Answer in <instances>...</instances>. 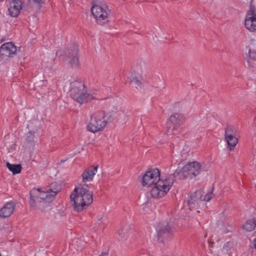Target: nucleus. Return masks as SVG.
I'll list each match as a JSON object with an SVG mask.
<instances>
[{
    "label": "nucleus",
    "mask_w": 256,
    "mask_h": 256,
    "mask_svg": "<svg viewBox=\"0 0 256 256\" xmlns=\"http://www.w3.org/2000/svg\"><path fill=\"white\" fill-rule=\"evenodd\" d=\"M27 137H28V140L30 141L31 140H32L34 138V132H30L28 134H27Z\"/></svg>",
    "instance_id": "a878e982"
},
{
    "label": "nucleus",
    "mask_w": 256,
    "mask_h": 256,
    "mask_svg": "<svg viewBox=\"0 0 256 256\" xmlns=\"http://www.w3.org/2000/svg\"><path fill=\"white\" fill-rule=\"evenodd\" d=\"M234 250L232 246V244L230 242L226 243L223 247L222 251L224 253L227 254L228 256H230Z\"/></svg>",
    "instance_id": "b1692460"
},
{
    "label": "nucleus",
    "mask_w": 256,
    "mask_h": 256,
    "mask_svg": "<svg viewBox=\"0 0 256 256\" xmlns=\"http://www.w3.org/2000/svg\"><path fill=\"white\" fill-rule=\"evenodd\" d=\"M179 172L176 170L172 174H168L162 178L161 180L152 188L150 196L154 198H160L165 196L172 188L174 178L178 176Z\"/></svg>",
    "instance_id": "f03ea898"
},
{
    "label": "nucleus",
    "mask_w": 256,
    "mask_h": 256,
    "mask_svg": "<svg viewBox=\"0 0 256 256\" xmlns=\"http://www.w3.org/2000/svg\"><path fill=\"white\" fill-rule=\"evenodd\" d=\"M58 193L57 191L48 190L46 191L40 189H33L30 192V203L32 208L38 207L43 210L44 206L47 205V202L51 200Z\"/></svg>",
    "instance_id": "7ed1b4c3"
},
{
    "label": "nucleus",
    "mask_w": 256,
    "mask_h": 256,
    "mask_svg": "<svg viewBox=\"0 0 256 256\" xmlns=\"http://www.w3.org/2000/svg\"><path fill=\"white\" fill-rule=\"evenodd\" d=\"M99 256H108V253L106 252H102Z\"/></svg>",
    "instance_id": "c756f323"
},
{
    "label": "nucleus",
    "mask_w": 256,
    "mask_h": 256,
    "mask_svg": "<svg viewBox=\"0 0 256 256\" xmlns=\"http://www.w3.org/2000/svg\"><path fill=\"white\" fill-rule=\"evenodd\" d=\"M91 10L98 24H102L109 22L110 10L106 5H94Z\"/></svg>",
    "instance_id": "0eeeda50"
},
{
    "label": "nucleus",
    "mask_w": 256,
    "mask_h": 256,
    "mask_svg": "<svg viewBox=\"0 0 256 256\" xmlns=\"http://www.w3.org/2000/svg\"><path fill=\"white\" fill-rule=\"evenodd\" d=\"M126 76L131 83L133 84L136 86H139L140 88L141 87V82L136 77L134 76L132 73L128 74L126 75Z\"/></svg>",
    "instance_id": "5701e85b"
},
{
    "label": "nucleus",
    "mask_w": 256,
    "mask_h": 256,
    "mask_svg": "<svg viewBox=\"0 0 256 256\" xmlns=\"http://www.w3.org/2000/svg\"><path fill=\"white\" fill-rule=\"evenodd\" d=\"M201 171V165L198 162H188L182 168L180 172L184 178H192L198 175Z\"/></svg>",
    "instance_id": "1a4fd4ad"
},
{
    "label": "nucleus",
    "mask_w": 256,
    "mask_h": 256,
    "mask_svg": "<svg viewBox=\"0 0 256 256\" xmlns=\"http://www.w3.org/2000/svg\"><path fill=\"white\" fill-rule=\"evenodd\" d=\"M203 192L197 190L192 194L189 199L188 200V204L190 210L198 209V206L202 203V201H209L213 196L212 192L210 191L204 195H203Z\"/></svg>",
    "instance_id": "423d86ee"
},
{
    "label": "nucleus",
    "mask_w": 256,
    "mask_h": 256,
    "mask_svg": "<svg viewBox=\"0 0 256 256\" xmlns=\"http://www.w3.org/2000/svg\"><path fill=\"white\" fill-rule=\"evenodd\" d=\"M104 117V112L98 111L92 114L86 126L88 130L95 133L103 130L107 124Z\"/></svg>",
    "instance_id": "39448f33"
},
{
    "label": "nucleus",
    "mask_w": 256,
    "mask_h": 256,
    "mask_svg": "<svg viewBox=\"0 0 256 256\" xmlns=\"http://www.w3.org/2000/svg\"><path fill=\"white\" fill-rule=\"evenodd\" d=\"M253 244L255 248H256V237L254 240Z\"/></svg>",
    "instance_id": "7c9ffc66"
},
{
    "label": "nucleus",
    "mask_w": 256,
    "mask_h": 256,
    "mask_svg": "<svg viewBox=\"0 0 256 256\" xmlns=\"http://www.w3.org/2000/svg\"><path fill=\"white\" fill-rule=\"evenodd\" d=\"M24 2V0H9L7 4L8 14L12 17L18 16L23 8Z\"/></svg>",
    "instance_id": "9d476101"
},
{
    "label": "nucleus",
    "mask_w": 256,
    "mask_h": 256,
    "mask_svg": "<svg viewBox=\"0 0 256 256\" xmlns=\"http://www.w3.org/2000/svg\"><path fill=\"white\" fill-rule=\"evenodd\" d=\"M124 230H119V234L120 236L123 238H126L128 236V232L127 230H126L125 232H123Z\"/></svg>",
    "instance_id": "393cba45"
},
{
    "label": "nucleus",
    "mask_w": 256,
    "mask_h": 256,
    "mask_svg": "<svg viewBox=\"0 0 256 256\" xmlns=\"http://www.w3.org/2000/svg\"><path fill=\"white\" fill-rule=\"evenodd\" d=\"M243 226L246 231H252L256 226V220L254 218L248 220L244 224Z\"/></svg>",
    "instance_id": "aec40b11"
},
{
    "label": "nucleus",
    "mask_w": 256,
    "mask_h": 256,
    "mask_svg": "<svg viewBox=\"0 0 256 256\" xmlns=\"http://www.w3.org/2000/svg\"><path fill=\"white\" fill-rule=\"evenodd\" d=\"M224 138L230 150H234L238 142V139L236 136L235 132L232 128L228 127L226 128Z\"/></svg>",
    "instance_id": "ddd939ff"
},
{
    "label": "nucleus",
    "mask_w": 256,
    "mask_h": 256,
    "mask_svg": "<svg viewBox=\"0 0 256 256\" xmlns=\"http://www.w3.org/2000/svg\"><path fill=\"white\" fill-rule=\"evenodd\" d=\"M98 171L97 166H91L84 170L82 174L83 182L92 181Z\"/></svg>",
    "instance_id": "dca6fc26"
},
{
    "label": "nucleus",
    "mask_w": 256,
    "mask_h": 256,
    "mask_svg": "<svg viewBox=\"0 0 256 256\" xmlns=\"http://www.w3.org/2000/svg\"><path fill=\"white\" fill-rule=\"evenodd\" d=\"M184 120V116L180 113H175L171 115L167 122V127L168 128V132L170 130H174L178 128L182 123Z\"/></svg>",
    "instance_id": "9b49d317"
},
{
    "label": "nucleus",
    "mask_w": 256,
    "mask_h": 256,
    "mask_svg": "<svg viewBox=\"0 0 256 256\" xmlns=\"http://www.w3.org/2000/svg\"><path fill=\"white\" fill-rule=\"evenodd\" d=\"M161 180L159 170L154 168L147 171L143 175L141 182L143 186L149 188L157 184Z\"/></svg>",
    "instance_id": "6e6552de"
},
{
    "label": "nucleus",
    "mask_w": 256,
    "mask_h": 256,
    "mask_svg": "<svg viewBox=\"0 0 256 256\" xmlns=\"http://www.w3.org/2000/svg\"><path fill=\"white\" fill-rule=\"evenodd\" d=\"M42 0H29L30 2H33L34 4H40L42 2Z\"/></svg>",
    "instance_id": "cd10ccee"
},
{
    "label": "nucleus",
    "mask_w": 256,
    "mask_h": 256,
    "mask_svg": "<svg viewBox=\"0 0 256 256\" xmlns=\"http://www.w3.org/2000/svg\"><path fill=\"white\" fill-rule=\"evenodd\" d=\"M6 166L13 174H18L21 172V166L20 164H11L10 162L6 163Z\"/></svg>",
    "instance_id": "4be33fe9"
},
{
    "label": "nucleus",
    "mask_w": 256,
    "mask_h": 256,
    "mask_svg": "<svg viewBox=\"0 0 256 256\" xmlns=\"http://www.w3.org/2000/svg\"><path fill=\"white\" fill-rule=\"evenodd\" d=\"M17 51L16 46L12 42H6L0 47V56L12 57Z\"/></svg>",
    "instance_id": "4468645a"
},
{
    "label": "nucleus",
    "mask_w": 256,
    "mask_h": 256,
    "mask_svg": "<svg viewBox=\"0 0 256 256\" xmlns=\"http://www.w3.org/2000/svg\"><path fill=\"white\" fill-rule=\"evenodd\" d=\"M244 59L247 62L249 66H254L256 64V52L253 50H249L248 53L244 56Z\"/></svg>",
    "instance_id": "a211bd4d"
},
{
    "label": "nucleus",
    "mask_w": 256,
    "mask_h": 256,
    "mask_svg": "<svg viewBox=\"0 0 256 256\" xmlns=\"http://www.w3.org/2000/svg\"><path fill=\"white\" fill-rule=\"evenodd\" d=\"M70 198L74 210L77 211L83 210L93 201L92 194L86 184L76 186Z\"/></svg>",
    "instance_id": "f257e3e1"
},
{
    "label": "nucleus",
    "mask_w": 256,
    "mask_h": 256,
    "mask_svg": "<svg viewBox=\"0 0 256 256\" xmlns=\"http://www.w3.org/2000/svg\"><path fill=\"white\" fill-rule=\"evenodd\" d=\"M209 251L210 252H208V253L210 252L211 254H214V256L216 255L215 254L216 250H214V248H213L212 249L210 248Z\"/></svg>",
    "instance_id": "c85d7f7f"
},
{
    "label": "nucleus",
    "mask_w": 256,
    "mask_h": 256,
    "mask_svg": "<svg viewBox=\"0 0 256 256\" xmlns=\"http://www.w3.org/2000/svg\"><path fill=\"white\" fill-rule=\"evenodd\" d=\"M166 136L165 135V136H164V138H165V140H164V141L161 142V143H163V142H166Z\"/></svg>",
    "instance_id": "2f4dec72"
},
{
    "label": "nucleus",
    "mask_w": 256,
    "mask_h": 256,
    "mask_svg": "<svg viewBox=\"0 0 256 256\" xmlns=\"http://www.w3.org/2000/svg\"><path fill=\"white\" fill-rule=\"evenodd\" d=\"M78 48H76L75 53L69 56V62L71 66L73 68H77L80 67V62L77 56Z\"/></svg>",
    "instance_id": "6ab92c4d"
},
{
    "label": "nucleus",
    "mask_w": 256,
    "mask_h": 256,
    "mask_svg": "<svg viewBox=\"0 0 256 256\" xmlns=\"http://www.w3.org/2000/svg\"><path fill=\"white\" fill-rule=\"evenodd\" d=\"M172 227L169 224L162 226L158 228V234L159 236H162L165 234H168L170 232Z\"/></svg>",
    "instance_id": "412c9836"
},
{
    "label": "nucleus",
    "mask_w": 256,
    "mask_h": 256,
    "mask_svg": "<svg viewBox=\"0 0 256 256\" xmlns=\"http://www.w3.org/2000/svg\"><path fill=\"white\" fill-rule=\"evenodd\" d=\"M2 1H3V0H0V2H2Z\"/></svg>",
    "instance_id": "473e14b6"
},
{
    "label": "nucleus",
    "mask_w": 256,
    "mask_h": 256,
    "mask_svg": "<svg viewBox=\"0 0 256 256\" xmlns=\"http://www.w3.org/2000/svg\"><path fill=\"white\" fill-rule=\"evenodd\" d=\"M227 227H228L227 229L226 230H222V232L226 233L228 232H229L232 230V226H228Z\"/></svg>",
    "instance_id": "bb28decb"
},
{
    "label": "nucleus",
    "mask_w": 256,
    "mask_h": 256,
    "mask_svg": "<svg viewBox=\"0 0 256 256\" xmlns=\"http://www.w3.org/2000/svg\"><path fill=\"white\" fill-rule=\"evenodd\" d=\"M244 24L250 32L256 31V10L254 8H250L246 14Z\"/></svg>",
    "instance_id": "f8f14e48"
},
{
    "label": "nucleus",
    "mask_w": 256,
    "mask_h": 256,
    "mask_svg": "<svg viewBox=\"0 0 256 256\" xmlns=\"http://www.w3.org/2000/svg\"><path fill=\"white\" fill-rule=\"evenodd\" d=\"M110 102V106L112 107L110 110L112 114H116L115 116L116 118L120 119L122 118L123 116H124V114L120 110L118 102L114 99H111Z\"/></svg>",
    "instance_id": "f3484780"
},
{
    "label": "nucleus",
    "mask_w": 256,
    "mask_h": 256,
    "mask_svg": "<svg viewBox=\"0 0 256 256\" xmlns=\"http://www.w3.org/2000/svg\"><path fill=\"white\" fill-rule=\"evenodd\" d=\"M16 208L14 202L10 201L6 202L0 209V218H6L10 216L13 213Z\"/></svg>",
    "instance_id": "2eb2a0df"
},
{
    "label": "nucleus",
    "mask_w": 256,
    "mask_h": 256,
    "mask_svg": "<svg viewBox=\"0 0 256 256\" xmlns=\"http://www.w3.org/2000/svg\"><path fill=\"white\" fill-rule=\"evenodd\" d=\"M70 92L71 97L80 104L87 102L94 98L87 92L83 81L80 80H74L71 82Z\"/></svg>",
    "instance_id": "20e7f679"
}]
</instances>
